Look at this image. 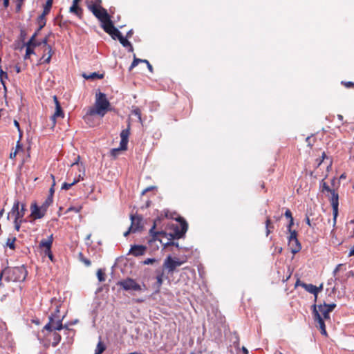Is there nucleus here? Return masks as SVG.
I'll use <instances>...</instances> for the list:
<instances>
[{
    "label": "nucleus",
    "instance_id": "obj_1",
    "mask_svg": "<svg viewBox=\"0 0 354 354\" xmlns=\"http://www.w3.org/2000/svg\"><path fill=\"white\" fill-rule=\"evenodd\" d=\"M335 307L336 304L335 303L328 304L325 301L323 304L319 305L314 304L313 306V319L315 322L318 323L321 334L323 335H327L324 319H330V313L332 312Z\"/></svg>",
    "mask_w": 354,
    "mask_h": 354
},
{
    "label": "nucleus",
    "instance_id": "obj_2",
    "mask_svg": "<svg viewBox=\"0 0 354 354\" xmlns=\"http://www.w3.org/2000/svg\"><path fill=\"white\" fill-rule=\"evenodd\" d=\"M110 102L106 95L100 91L95 94V102L94 106L91 107L84 116V121H89V119L95 115L102 118L106 112L110 110Z\"/></svg>",
    "mask_w": 354,
    "mask_h": 354
},
{
    "label": "nucleus",
    "instance_id": "obj_3",
    "mask_svg": "<svg viewBox=\"0 0 354 354\" xmlns=\"http://www.w3.org/2000/svg\"><path fill=\"white\" fill-rule=\"evenodd\" d=\"M180 229L178 226H176L175 227L173 233L168 234V233L164 232H156L155 231L156 223H154L153 225L151 227V228L149 230V234L154 239L157 236L158 234L168 237V239L170 241H168L166 243H165V245L167 246V245H175L176 248H178L179 247L178 243H175L174 241H171V240L176 239H180L181 237H183L185 235V234L186 233V232L188 229V225L185 220L180 218Z\"/></svg>",
    "mask_w": 354,
    "mask_h": 354
},
{
    "label": "nucleus",
    "instance_id": "obj_4",
    "mask_svg": "<svg viewBox=\"0 0 354 354\" xmlns=\"http://www.w3.org/2000/svg\"><path fill=\"white\" fill-rule=\"evenodd\" d=\"M23 271L24 269L20 267H6L1 270L0 280L3 279L7 282L19 281L21 279L20 274Z\"/></svg>",
    "mask_w": 354,
    "mask_h": 354
},
{
    "label": "nucleus",
    "instance_id": "obj_5",
    "mask_svg": "<svg viewBox=\"0 0 354 354\" xmlns=\"http://www.w3.org/2000/svg\"><path fill=\"white\" fill-rule=\"evenodd\" d=\"M64 316L51 315L49 317L48 322L44 326L42 332L44 330L51 333L54 330H60L64 328H67L66 326H63L62 320Z\"/></svg>",
    "mask_w": 354,
    "mask_h": 354
},
{
    "label": "nucleus",
    "instance_id": "obj_6",
    "mask_svg": "<svg viewBox=\"0 0 354 354\" xmlns=\"http://www.w3.org/2000/svg\"><path fill=\"white\" fill-rule=\"evenodd\" d=\"M26 210L25 203H20L18 200H15L8 216L10 215L15 218V220H23Z\"/></svg>",
    "mask_w": 354,
    "mask_h": 354
},
{
    "label": "nucleus",
    "instance_id": "obj_7",
    "mask_svg": "<svg viewBox=\"0 0 354 354\" xmlns=\"http://www.w3.org/2000/svg\"><path fill=\"white\" fill-rule=\"evenodd\" d=\"M88 8L100 22H104L105 19L110 17L107 10L102 7L97 8L95 6H88Z\"/></svg>",
    "mask_w": 354,
    "mask_h": 354
},
{
    "label": "nucleus",
    "instance_id": "obj_8",
    "mask_svg": "<svg viewBox=\"0 0 354 354\" xmlns=\"http://www.w3.org/2000/svg\"><path fill=\"white\" fill-rule=\"evenodd\" d=\"M330 194V202L333 207V223L335 225L338 216L339 195L335 190H333Z\"/></svg>",
    "mask_w": 354,
    "mask_h": 354
},
{
    "label": "nucleus",
    "instance_id": "obj_9",
    "mask_svg": "<svg viewBox=\"0 0 354 354\" xmlns=\"http://www.w3.org/2000/svg\"><path fill=\"white\" fill-rule=\"evenodd\" d=\"M119 285L125 290L138 291L141 290V286L135 280L130 278L120 281Z\"/></svg>",
    "mask_w": 354,
    "mask_h": 354
},
{
    "label": "nucleus",
    "instance_id": "obj_10",
    "mask_svg": "<svg viewBox=\"0 0 354 354\" xmlns=\"http://www.w3.org/2000/svg\"><path fill=\"white\" fill-rule=\"evenodd\" d=\"M43 45L44 48V52L47 51L48 56L46 57V54L42 56L41 59H44L43 63L48 64L50 62V59L52 57V48L50 45L48 44V39L45 37L41 42H37V46Z\"/></svg>",
    "mask_w": 354,
    "mask_h": 354
},
{
    "label": "nucleus",
    "instance_id": "obj_11",
    "mask_svg": "<svg viewBox=\"0 0 354 354\" xmlns=\"http://www.w3.org/2000/svg\"><path fill=\"white\" fill-rule=\"evenodd\" d=\"M130 134V122L128 123L127 128L123 129L120 133V148L118 149L126 150L127 148L128 138Z\"/></svg>",
    "mask_w": 354,
    "mask_h": 354
},
{
    "label": "nucleus",
    "instance_id": "obj_12",
    "mask_svg": "<svg viewBox=\"0 0 354 354\" xmlns=\"http://www.w3.org/2000/svg\"><path fill=\"white\" fill-rule=\"evenodd\" d=\"M31 214L30 216L34 219H39L43 218L46 214V211L41 207L38 206L36 203H33L30 206Z\"/></svg>",
    "mask_w": 354,
    "mask_h": 354
},
{
    "label": "nucleus",
    "instance_id": "obj_13",
    "mask_svg": "<svg viewBox=\"0 0 354 354\" xmlns=\"http://www.w3.org/2000/svg\"><path fill=\"white\" fill-rule=\"evenodd\" d=\"M163 269H165L167 274H172L175 271L176 266L173 261V258L171 256H168L163 262Z\"/></svg>",
    "mask_w": 354,
    "mask_h": 354
},
{
    "label": "nucleus",
    "instance_id": "obj_14",
    "mask_svg": "<svg viewBox=\"0 0 354 354\" xmlns=\"http://www.w3.org/2000/svg\"><path fill=\"white\" fill-rule=\"evenodd\" d=\"M146 249V246L142 245H131L129 253L135 257H139L145 254Z\"/></svg>",
    "mask_w": 354,
    "mask_h": 354
},
{
    "label": "nucleus",
    "instance_id": "obj_15",
    "mask_svg": "<svg viewBox=\"0 0 354 354\" xmlns=\"http://www.w3.org/2000/svg\"><path fill=\"white\" fill-rule=\"evenodd\" d=\"M53 242V234L50 235L47 239H42L39 242V248H45L44 250H49L51 249L52 244Z\"/></svg>",
    "mask_w": 354,
    "mask_h": 354
},
{
    "label": "nucleus",
    "instance_id": "obj_16",
    "mask_svg": "<svg viewBox=\"0 0 354 354\" xmlns=\"http://www.w3.org/2000/svg\"><path fill=\"white\" fill-rule=\"evenodd\" d=\"M301 287H303L308 292L313 294L315 295V299H317V294L319 292V288H317V286L311 283H303L301 284Z\"/></svg>",
    "mask_w": 354,
    "mask_h": 354
},
{
    "label": "nucleus",
    "instance_id": "obj_17",
    "mask_svg": "<svg viewBox=\"0 0 354 354\" xmlns=\"http://www.w3.org/2000/svg\"><path fill=\"white\" fill-rule=\"evenodd\" d=\"M101 24L102 28L106 33L110 32L113 30V28H115L112 21L111 20V17L105 19L104 22H101Z\"/></svg>",
    "mask_w": 354,
    "mask_h": 354
},
{
    "label": "nucleus",
    "instance_id": "obj_18",
    "mask_svg": "<svg viewBox=\"0 0 354 354\" xmlns=\"http://www.w3.org/2000/svg\"><path fill=\"white\" fill-rule=\"evenodd\" d=\"M290 248L291 252L294 254L298 253L301 249V245L299 240L293 241L292 243H288Z\"/></svg>",
    "mask_w": 354,
    "mask_h": 354
},
{
    "label": "nucleus",
    "instance_id": "obj_19",
    "mask_svg": "<svg viewBox=\"0 0 354 354\" xmlns=\"http://www.w3.org/2000/svg\"><path fill=\"white\" fill-rule=\"evenodd\" d=\"M64 112L62 111V109L61 107V105H58L57 108H55V111L54 114L51 116L50 119L53 123V124H55L56 122V118L61 117L64 118Z\"/></svg>",
    "mask_w": 354,
    "mask_h": 354
},
{
    "label": "nucleus",
    "instance_id": "obj_20",
    "mask_svg": "<svg viewBox=\"0 0 354 354\" xmlns=\"http://www.w3.org/2000/svg\"><path fill=\"white\" fill-rule=\"evenodd\" d=\"M50 333V337L53 338V341L51 342L52 346L53 347H56L61 340V336L59 334L56 333L55 330L51 333Z\"/></svg>",
    "mask_w": 354,
    "mask_h": 354
},
{
    "label": "nucleus",
    "instance_id": "obj_21",
    "mask_svg": "<svg viewBox=\"0 0 354 354\" xmlns=\"http://www.w3.org/2000/svg\"><path fill=\"white\" fill-rule=\"evenodd\" d=\"M131 226L129 227V230L124 233V236H127L130 232L135 233V232H138V227H134L136 219H135V217L133 216V215H131Z\"/></svg>",
    "mask_w": 354,
    "mask_h": 354
},
{
    "label": "nucleus",
    "instance_id": "obj_22",
    "mask_svg": "<svg viewBox=\"0 0 354 354\" xmlns=\"http://www.w3.org/2000/svg\"><path fill=\"white\" fill-rule=\"evenodd\" d=\"M70 12L74 13L77 17H80L82 13V8L78 6V5H75L72 3V6L69 9Z\"/></svg>",
    "mask_w": 354,
    "mask_h": 354
},
{
    "label": "nucleus",
    "instance_id": "obj_23",
    "mask_svg": "<svg viewBox=\"0 0 354 354\" xmlns=\"http://www.w3.org/2000/svg\"><path fill=\"white\" fill-rule=\"evenodd\" d=\"M83 77L86 80H94V79H102L104 75L102 74H99L96 72H94V73H91L88 75L84 74Z\"/></svg>",
    "mask_w": 354,
    "mask_h": 354
},
{
    "label": "nucleus",
    "instance_id": "obj_24",
    "mask_svg": "<svg viewBox=\"0 0 354 354\" xmlns=\"http://www.w3.org/2000/svg\"><path fill=\"white\" fill-rule=\"evenodd\" d=\"M156 283L154 285L155 286V293H158L160 290V287L162 286L163 283V281L165 278H161L160 277H156Z\"/></svg>",
    "mask_w": 354,
    "mask_h": 354
},
{
    "label": "nucleus",
    "instance_id": "obj_25",
    "mask_svg": "<svg viewBox=\"0 0 354 354\" xmlns=\"http://www.w3.org/2000/svg\"><path fill=\"white\" fill-rule=\"evenodd\" d=\"M108 34L110 35L113 39H119V38L122 36V33L115 27Z\"/></svg>",
    "mask_w": 354,
    "mask_h": 354
},
{
    "label": "nucleus",
    "instance_id": "obj_26",
    "mask_svg": "<svg viewBox=\"0 0 354 354\" xmlns=\"http://www.w3.org/2000/svg\"><path fill=\"white\" fill-rule=\"evenodd\" d=\"M53 198H51V196H48L43 204L41 205L44 210L47 212L48 207L53 203Z\"/></svg>",
    "mask_w": 354,
    "mask_h": 354
},
{
    "label": "nucleus",
    "instance_id": "obj_27",
    "mask_svg": "<svg viewBox=\"0 0 354 354\" xmlns=\"http://www.w3.org/2000/svg\"><path fill=\"white\" fill-rule=\"evenodd\" d=\"M290 233L289 236L288 237V243H292L293 241L298 240L297 239V232L296 230H290L288 232Z\"/></svg>",
    "mask_w": 354,
    "mask_h": 354
},
{
    "label": "nucleus",
    "instance_id": "obj_28",
    "mask_svg": "<svg viewBox=\"0 0 354 354\" xmlns=\"http://www.w3.org/2000/svg\"><path fill=\"white\" fill-rule=\"evenodd\" d=\"M120 43L125 48H131V42L123 35L119 38Z\"/></svg>",
    "mask_w": 354,
    "mask_h": 354
},
{
    "label": "nucleus",
    "instance_id": "obj_29",
    "mask_svg": "<svg viewBox=\"0 0 354 354\" xmlns=\"http://www.w3.org/2000/svg\"><path fill=\"white\" fill-rule=\"evenodd\" d=\"M105 348V346L102 344L101 341H100L97 344L94 354H102L104 351Z\"/></svg>",
    "mask_w": 354,
    "mask_h": 354
},
{
    "label": "nucleus",
    "instance_id": "obj_30",
    "mask_svg": "<svg viewBox=\"0 0 354 354\" xmlns=\"http://www.w3.org/2000/svg\"><path fill=\"white\" fill-rule=\"evenodd\" d=\"M146 59H142L139 58H136L134 55L133 60L129 67V71L132 70L133 68H135L138 64L140 63H145Z\"/></svg>",
    "mask_w": 354,
    "mask_h": 354
},
{
    "label": "nucleus",
    "instance_id": "obj_31",
    "mask_svg": "<svg viewBox=\"0 0 354 354\" xmlns=\"http://www.w3.org/2000/svg\"><path fill=\"white\" fill-rule=\"evenodd\" d=\"M320 187L322 189V192H327L330 193L333 190L330 188V187L324 180H322V181L320 182Z\"/></svg>",
    "mask_w": 354,
    "mask_h": 354
},
{
    "label": "nucleus",
    "instance_id": "obj_32",
    "mask_svg": "<svg viewBox=\"0 0 354 354\" xmlns=\"http://www.w3.org/2000/svg\"><path fill=\"white\" fill-rule=\"evenodd\" d=\"M97 277L100 282L105 281V273L102 269H98L97 271Z\"/></svg>",
    "mask_w": 354,
    "mask_h": 354
},
{
    "label": "nucleus",
    "instance_id": "obj_33",
    "mask_svg": "<svg viewBox=\"0 0 354 354\" xmlns=\"http://www.w3.org/2000/svg\"><path fill=\"white\" fill-rule=\"evenodd\" d=\"M16 241V238H8L6 241V246L9 247L10 249L14 250L15 248V242Z\"/></svg>",
    "mask_w": 354,
    "mask_h": 354
},
{
    "label": "nucleus",
    "instance_id": "obj_34",
    "mask_svg": "<svg viewBox=\"0 0 354 354\" xmlns=\"http://www.w3.org/2000/svg\"><path fill=\"white\" fill-rule=\"evenodd\" d=\"M37 34H38V32H35L32 35V37L30 38V39L28 40V41L27 42L26 44L34 46H37V42L35 41V37H37Z\"/></svg>",
    "mask_w": 354,
    "mask_h": 354
},
{
    "label": "nucleus",
    "instance_id": "obj_35",
    "mask_svg": "<svg viewBox=\"0 0 354 354\" xmlns=\"http://www.w3.org/2000/svg\"><path fill=\"white\" fill-rule=\"evenodd\" d=\"M133 216L135 217V219H136L134 227H138V232L139 230H140L142 228V218L140 216Z\"/></svg>",
    "mask_w": 354,
    "mask_h": 354
},
{
    "label": "nucleus",
    "instance_id": "obj_36",
    "mask_svg": "<svg viewBox=\"0 0 354 354\" xmlns=\"http://www.w3.org/2000/svg\"><path fill=\"white\" fill-rule=\"evenodd\" d=\"M34 46L26 44V55L25 59H26L28 56H30L31 54L34 53L33 50Z\"/></svg>",
    "mask_w": 354,
    "mask_h": 354
},
{
    "label": "nucleus",
    "instance_id": "obj_37",
    "mask_svg": "<svg viewBox=\"0 0 354 354\" xmlns=\"http://www.w3.org/2000/svg\"><path fill=\"white\" fill-rule=\"evenodd\" d=\"M50 177L53 179V182L51 187L49 189L48 196H51V198H53V194L55 192L54 186L55 185V176L53 174L50 175Z\"/></svg>",
    "mask_w": 354,
    "mask_h": 354
},
{
    "label": "nucleus",
    "instance_id": "obj_38",
    "mask_svg": "<svg viewBox=\"0 0 354 354\" xmlns=\"http://www.w3.org/2000/svg\"><path fill=\"white\" fill-rule=\"evenodd\" d=\"M132 114H133L134 115H136L138 118L140 122H142L141 111L139 108L134 109L132 111Z\"/></svg>",
    "mask_w": 354,
    "mask_h": 354
},
{
    "label": "nucleus",
    "instance_id": "obj_39",
    "mask_svg": "<svg viewBox=\"0 0 354 354\" xmlns=\"http://www.w3.org/2000/svg\"><path fill=\"white\" fill-rule=\"evenodd\" d=\"M165 269H163V266L161 269H157L156 270V277H160L161 278L167 279V277L165 276Z\"/></svg>",
    "mask_w": 354,
    "mask_h": 354
},
{
    "label": "nucleus",
    "instance_id": "obj_40",
    "mask_svg": "<svg viewBox=\"0 0 354 354\" xmlns=\"http://www.w3.org/2000/svg\"><path fill=\"white\" fill-rule=\"evenodd\" d=\"M53 4V0H47L46 6L44 8V12H49Z\"/></svg>",
    "mask_w": 354,
    "mask_h": 354
},
{
    "label": "nucleus",
    "instance_id": "obj_41",
    "mask_svg": "<svg viewBox=\"0 0 354 354\" xmlns=\"http://www.w3.org/2000/svg\"><path fill=\"white\" fill-rule=\"evenodd\" d=\"M44 254H45L46 256H47V257L49 258V259H50L52 262H53V261H54V257H53V254H52L51 249H50L49 250H44Z\"/></svg>",
    "mask_w": 354,
    "mask_h": 354
},
{
    "label": "nucleus",
    "instance_id": "obj_42",
    "mask_svg": "<svg viewBox=\"0 0 354 354\" xmlns=\"http://www.w3.org/2000/svg\"><path fill=\"white\" fill-rule=\"evenodd\" d=\"M22 222H23V220H21V219L15 220V218H14L15 228L16 230H17V231L19 230L21 224Z\"/></svg>",
    "mask_w": 354,
    "mask_h": 354
},
{
    "label": "nucleus",
    "instance_id": "obj_43",
    "mask_svg": "<svg viewBox=\"0 0 354 354\" xmlns=\"http://www.w3.org/2000/svg\"><path fill=\"white\" fill-rule=\"evenodd\" d=\"M156 261V259L154 258H148L143 261V264L144 265H149V264H152L153 263H154Z\"/></svg>",
    "mask_w": 354,
    "mask_h": 354
},
{
    "label": "nucleus",
    "instance_id": "obj_44",
    "mask_svg": "<svg viewBox=\"0 0 354 354\" xmlns=\"http://www.w3.org/2000/svg\"><path fill=\"white\" fill-rule=\"evenodd\" d=\"M73 185V183H64L62 185V189L64 190H68Z\"/></svg>",
    "mask_w": 354,
    "mask_h": 354
},
{
    "label": "nucleus",
    "instance_id": "obj_45",
    "mask_svg": "<svg viewBox=\"0 0 354 354\" xmlns=\"http://www.w3.org/2000/svg\"><path fill=\"white\" fill-rule=\"evenodd\" d=\"M284 216H285L286 218H287L288 219L294 218L293 216H292V212H291V211L289 209H286V212L284 213Z\"/></svg>",
    "mask_w": 354,
    "mask_h": 354
},
{
    "label": "nucleus",
    "instance_id": "obj_46",
    "mask_svg": "<svg viewBox=\"0 0 354 354\" xmlns=\"http://www.w3.org/2000/svg\"><path fill=\"white\" fill-rule=\"evenodd\" d=\"M173 261L174 263H175V266L177 267L178 266H180L181 265L183 264L184 261H180L179 259L178 258H173Z\"/></svg>",
    "mask_w": 354,
    "mask_h": 354
},
{
    "label": "nucleus",
    "instance_id": "obj_47",
    "mask_svg": "<svg viewBox=\"0 0 354 354\" xmlns=\"http://www.w3.org/2000/svg\"><path fill=\"white\" fill-rule=\"evenodd\" d=\"M293 225H294V218L289 219L288 224L287 225V227H286L288 232H290V230H292V227L293 226Z\"/></svg>",
    "mask_w": 354,
    "mask_h": 354
},
{
    "label": "nucleus",
    "instance_id": "obj_48",
    "mask_svg": "<svg viewBox=\"0 0 354 354\" xmlns=\"http://www.w3.org/2000/svg\"><path fill=\"white\" fill-rule=\"evenodd\" d=\"M47 14H48V12H44V11H43V13L41 15H39L38 17V23H40L42 21H46L45 15Z\"/></svg>",
    "mask_w": 354,
    "mask_h": 354
},
{
    "label": "nucleus",
    "instance_id": "obj_49",
    "mask_svg": "<svg viewBox=\"0 0 354 354\" xmlns=\"http://www.w3.org/2000/svg\"><path fill=\"white\" fill-rule=\"evenodd\" d=\"M81 209H82V207H80H80H71L68 208V211H69V212L73 211L76 213H78L80 212Z\"/></svg>",
    "mask_w": 354,
    "mask_h": 354
},
{
    "label": "nucleus",
    "instance_id": "obj_50",
    "mask_svg": "<svg viewBox=\"0 0 354 354\" xmlns=\"http://www.w3.org/2000/svg\"><path fill=\"white\" fill-rule=\"evenodd\" d=\"M344 265L340 263V264H338L336 268L334 269L333 272V274L334 277H335V275L337 274V273L340 270V268L342 266H343Z\"/></svg>",
    "mask_w": 354,
    "mask_h": 354
},
{
    "label": "nucleus",
    "instance_id": "obj_51",
    "mask_svg": "<svg viewBox=\"0 0 354 354\" xmlns=\"http://www.w3.org/2000/svg\"><path fill=\"white\" fill-rule=\"evenodd\" d=\"M101 3L102 0H94V2L92 4H90L89 6H95L97 8H102Z\"/></svg>",
    "mask_w": 354,
    "mask_h": 354
},
{
    "label": "nucleus",
    "instance_id": "obj_52",
    "mask_svg": "<svg viewBox=\"0 0 354 354\" xmlns=\"http://www.w3.org/2000/svg\"><path fill=\"white\" fill-rule=\"evenodd\" d=\"M342 84H344L347 88L354 86V83L353 82H342Z\"/></svg>",
    "mask_w": 354,
    "mask_h": 354
},
{
    "label": "nucleus",
    "instance_id": "obj_53",
    "mask_svg": "<svg viewBox=\"0 0 354 354\" xmlns=\"http://www.w3.org/2000/svg\"><path fill=\"white\" fill-rule=\"evenodd\" d=\"M306 223L310 227H313V225L311 223V221L310 220L309 216L308 214L306 215Z\"/></svg>",
    "mask_w": 354,
    "mask_h": 354
},
{
    "label": "nucleus",
    "instance_id": "obj_54",
    "mask_svg": "<svg viewBox=\"0 0 354 354\" xmlns=\"http://www.w3.org/2000/svg\"><path fill=\"white\" fill-rule=\"evenodd\" d=\"M39 26L36 32H39L46 25V21L39 23Z\"/></svg>",
    "mask_w": 354,
    "mask_h": 354
},
{
    "label": "nucleus",
    "instance_id": "obj_55",
    "mask_svg": "<svg viewBox=\"0 0 354 354\" xmlns=\"http://www.w3.org/2000/svg\"><path fill=\"white\" fill-rule=\"evenodd\" d=\"M274 226L271 227H266V236H268V235L271 233V229H273Z\"/></svg>",
    "mask_w": 354,
    "mask_h": 354
},
{
    "label": "nucleus",
    "instance_id": "obj_56",
    "mask_svg": "<svg viewBox=\"0 0 354 354\" xmlns=\"http://www.w3.org/2000/svg\"><path fill=\"white\" fill-rule=\"evenodd\" d=\"M93 116L92 118H91L89 119V121H85L86 122V124H88L90 127H93L95 125L94 122H93Z\"/></svg>",
    "mask_w": 354,
    "mask_h": 354
},
{
    "label": "nucleus",
    "instance_id": "obj_57",
    "mask_svg": "<svg viewBox=\"0 0 354 354\" xmlns=\"http://www.w3.org/2000/svg\"><path fill=\"white\" fill-rule=\"evenodd\" d=\"M283 251V248L281 247H275L274 252H277L278 254H281Z\"/></svg>",
    "mask_w": 354,
    "mask_h": 354
},
{
    "label": "nucleus",
    "instance_id": "obj_58",
    "mask_svg": "<svg viewBox=\"0 0 354 354\" xmlns=\"http://www.w3.org/2000/svg\"><path fill=\"white\" fill-rule=\"evenodd\" d=\"M145 63L147 64L148 69H149L151 72H152V71H153V67H152V66L151 65V64L149 62V61L146 59Z\"/></svg>",
    "mask_w": 354,
    "mask_h": 354
},
{
    "label": "nucleus",
    "instance_id": "obj_59",
    "mask_svg": "<svg viewBox=\"0 0 354 354\" xmlns=\"http://www.w3.org/2000/svg\"><path fill=\"white\" fill-rule=\"evenodd\" d=\"M266 227H271V226H273L272 224H271V221H270V218L269 217L267 218L266 221Z\"/></svg>",
    "mask_w": 354,
    "mask_h": 354
},
{
    "label": "nucleus",
    "instance_id": "obj_60",
    "mask_svg": "<svg viewBox=\"0 0 354 354\" xmlns=\"http://www.w3.org/2000/svg\"><path fill=\"white\" fill-rule=\"evenodd\" d=\"M53 100H54V102H55V108H57V106L60 105V103L58 101V99H57V96H55V95L53 96Z\"/></svg>",
    "mask_w": 354,
    "mask_h": 354
},
{
    "label": "nucleus",
    "instance_id": "obj_61",
    "mask_svg": "<svg viewBox=\"0 0 354 354\" xmlns=\"http://www.w3.org/2000/svg\"><path fill=\"white\" fill-rule=\"evenodd\" d=\"M53 100H54V102H55V108H57V106L60 105V103L58 101V99H57V96H55V95L53 96Z\"/></svg>",
    "mask_w": 354,
    "mask_h": 354
},
{
    "label": "nucleus",
    "instance_id": "obj_62",
    "mask_svg": "<svg viewBox=\"0 0 354 354\" xmlns=\"http://www.w3.org/2000/svg\"><path fill=\"white\" fill-rule=\"evenodd\" d=\"M82 261L84 263V264H85L86 266H91V261H89V260H88V259H83Z\"/></svg>",
    "mask_w": 354,
    "mask_h": 354
},
{
    "label": "nucleus",
    "instance_id": "obj_63",
    "mask_svg": "<svg viewBox=\"0 0 354 354\" xmlns=\"http://www.w3.org/2000/svg\"><path fill=\"white\" fill-rule=\"evenodd\" d=\"M303 283H305L304 282H302L299 279L297 280L296 283H295V288H297V286H301V284Z\"/></svg>",
    "mask_w": 354,
    "mask_h": 354
},
{
    "label": "nucleus",
    "instance_id": "obj_64",
    "mask_svg": "<svg viewBox=\"0 0 354 354\" xmlns=\"http://www.w3.org/2000/svg\"><path fill=\"white\" fill-rule=\"evenodd\" d=\"M347 277H353V278H354V271H353V270H350V271L347 273Z\"/></svg>",
    "mask_w": 354,
    "mask_h": 354
}]
</instances>
